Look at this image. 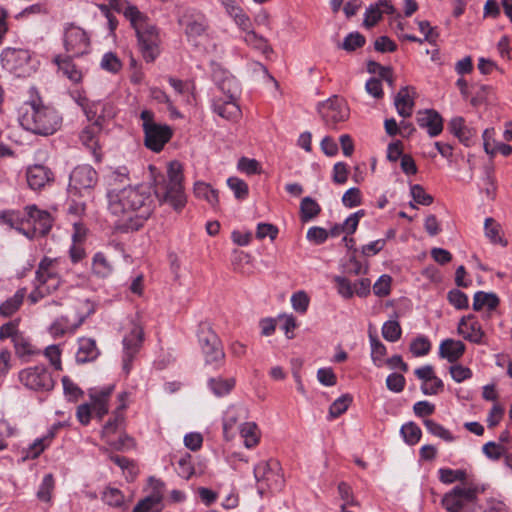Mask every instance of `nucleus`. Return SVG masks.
Wrapping results in <instances>:
<instances>
[{
  "mask_svg": "<svg viewBox=\"0 0 512 512\" xmlns=\"http://www.w3.org/2000/svg\"><path fill=\"white\" fill-rule=\"evenodd\" d=\"M107 198L110 212L118 217L117 227L125 231L141 228L155 209L152 189L147 185L108 189Z\"/></svg>",
  "mask_w": 512,
  "mask_h": 512,
  "instance_id": "1",
  "label": "nucleus"
},
{
  "mask_svg": "<svg viewBox=\"0 0 512 512\" xmlns=\"http://www.w3.org/2000/svg\"><path fill=\"white\" fill-rule=\"evenodd\" d=\"M136 32L140 52L146 62H153L160 54V37L157 27L137 7H129L125 11Z\"/></svg>",
  "mask_w": 512,
  "mask_h": 512,
  "instance_id": "2",
  "label": "nucleus"
},
{
  "mask_svg": "<svg viewBox=\"0 0 512 512\" xmlns=\"http://www.w3.org/2000/svg\"><path fill=\"white\" fill-rule=\"evenodd\" d=\"M182 165L173 161L168 166L167 179L155 184L152 192L160 205H169L176 212H180L187 203V197L183 186Z\"/></svg>",
  "mask_w": 512,
  "mask_h": 512,
  "instance_id": "3",
  "label": "nucleus"
},
{
  "mask_svg": "<svg viewBox=\"0 0 512 512\" xmlns=\"http://www.w3.org/2000/svg\"><path fill=\"white\" fill-rule=\"evenodd\" d=\"M61 120V116L54 108L33 101L26 104L25 111L20 117V124L34 134L47 136L60 128Z\"/></svg>",
  "mask_w": 512,
  "mask_h": 512,
  "instance_id": "4",
  "label": "nucleus"
},
{
  "mask_svg": "<svg viewBox=\"0 0 512 512\" xmlns=\"http://www.w3.org/2000/svg\"><path fill=\"white\" fill-rule=\"evenodd\" d=\"M485 489V485L478 483L456 485L443 496L442 505L447 512H473L479 494Z\"/></svg>",
  "mask_w": 512,
  "mask_h": 512,
  "instance_id": "5",
  "label": "nucleus"
},
{
  "mask_svg": "<svg viewBox=\"0 0 512 512\" xmlns=\"http://www.w3.org/2000/svg\"><path fill=\"white\" fill-rule=\"evenodd\" d=\"M254 478L257 492L263 497L266 491H279L284 486V478L280 463L275 459L260 461L254 466Z\"/></svg>",
  "mask_w": 512,
  "mask_h": 512,
  "instance_id": "6",
  "label": "nucleus"
},
{
  "mask_svg": "<svg viewBox=\"0 0 512 512\" xmlns=\"http://www.w3.org/2000/svg\"><path fill=\"white\" fill-rule=\"evenodd\" d=\"M2 67L17 77H29L37 67L38 61L26 49L5 48L1 53Z\"/></svg>",
  "mask_w": 512,
  "mask_h": 512,
  "instance_id": "7",
  "label": "nucleus"
},
{
  "mask_svg": "<svg viewBox=\"0 0 512 512\" xmlns=\"http://www.w3.org/2000/svg\"><path fill=\"white\" fill-rule=\"evenodd\" d=\"M140 119L142 120L145 146L154 152H160L171 139L172 129L166 124L156 123L154 113L150 110H143L140 113Z\"/></svg>",
  "mask_w": 512,
  "mask_h": 512,
  "instance_id": "8",
  "label": "nucleus"
},
{
  "mask_svg": "<svg viewBox=\"0 0 512 512\" xmlns=\"http://www.w3.org/2000/svg\"><path fill=\"white\" fill-rule=\"evenodd\" d=\"M218 88L224 93V97L213 101L214 112L227 120L236 119L241 113L236 103L240 91L237 80L234 77H226L218 84Z\"/></svg>",
  "mask_w": 512,
  "mask_h": 512,
  "instance_id": "9",
  "label": "nucleus"
},
{
  "mask_svg": "<svg viewBox=\"0 0 512 512\" xmlns=\"http://www.w3.org/2000/svg\"><path fill=\"white\" fill-rule=\"evenodd\" d=\"M198 342L204 354L205 363L219 367L223 364L225 353L221 340L209 322H201L197 331Z\"/></svg>",
  "mask_w": 512,
  "mask_h": 512,
  "instance_id": "10",
  "label": "nucleus"
},
{
  "mask_svg": "<svg viewBox=\"0 0 512 512\" xmlns=\"http://www.w3.org/2000/svg\"><path fill=\"white\" fill-rule=\"evenodd\" d=\"M97 183V171L90 165H79L70 173L68 193L70 196L90 197Z\"/></svg>",
  "mask_w": 512,
  "mask_h": 512,
  "instance_id": "11",
  "label": "nucleus"
},
{
  "mask_svg": "<svg viewBox=\"0 0 512 512\" xmlns=\"http://www.w3.org/2000/svg\"><path fill=\"white\" fill-rule=\"evenodd\" d=\"M25 232L24 236L32 240L38 236L47 235L53 226V217L36 205H28L24 208Z\"/></svg>",
  "mask_w": 512,
  "mask_h": 512,
  "instance_id": "12",
  "label": "nucleus"
},
{
  "mask_svg": "<svg viewBox=\"0 0 512 512\" xmlns=\"http://www.w3.org/2000/svg\"><path fill=\"white\" fill-rule=\"evenodd\" d=\"M18 379L27 389L33 391L47 392L54 387V380L44 365H36L21 370Z\"/></svg>",
  "mask_w": 512,
  "mask_h": 512,
  "instance_id": "13",
  "label": "nucleus"
},
{
  "mask_svg": "<svg viewBox=\"0 0 512 512\" xmlns=\"http://www.w3.org/2000/svg\"><path fill=\"white\" fill-rule=\"evenodd\" d=\"M64 48L71 56L79 57L90 51V37L87 32L74 24L64 28Z\"/></svg>",
  "mask_w": 512,
  "mask_h": 512,
  "instance_id": "14",
  "label": "nucleus"
},
{
  "mask_svg": "<svg viewBox=\"0 0 512 512\" xmlns=\"http://www.w3.org/2000/svg\"><path fill=\"white\" fill-rule=\"evenodd\" d=\"M144 340L143 328L135 323L131 322L130 330L123 338V360L122 366L126 374L131 370L132 361L136 354L139 352Z\"/></svg>",
  "mask_w": 512,
  "mask_h": 512,
  "instance_id": "15",
  "label": "nucleus"
},
{
  "mask_svg": "<svg viewBox=\"0 0 512 512\" xmlns=\"http://www.w3.org/2000/svg\"><path fill=\"white\" fill-rule=\"evenodd\" d=\"M318 111L328 126H333L339 122L345 121L349 116V110L346 104L337 96L320 103Z\"/></svg>",
  "mask_w": 512,
  "mask_h": 512,
  "instance_id": "16",
  "label": "nucleus"
},
{
  "mask_svg": "<svg viewBox=\"0 0 512 512\" xmlns=\"http://www.w3.org/2000/svg\"><path fill=\"white\" fill-rule=\"evenodd\" d=\"M66 270V261L62 258L45 256L41 259L35 272V282L44 285Z\"/></svg>",
  "mask_w": 512,
  "mask_h": 512,
  "instance_id": "17",
  "label": "nucleus"
},
{
  "mask_svg": "<svg viewBox=\"0 0 512 512\" xmlns=\"http://www.w3.org/2000/svg\"><path fill=\"white\" fill-rule=\"evenodd\" d=\"M179 23L185 26V33L188 37H199L207 29V20L205 16L193 9L185 11L179 19Z\"/></svg>",
  "mask_w": 512,
  "mask_h": 512,
  "instance_id": "18",
  "label": "nucleus"
},
{
  "mask_svg": "<svg viewBox=\"0 0 512 512\" xmlns=\"http://www.w3.org/2000/svg\"><path fill=\"white\" fill-rule=\"evenodd\" d=\"M458 333L462 335L466 340L473 343H481L484 336V332L474 315L463 316L458 324Z\"/></svg>",
  "mask_w": 512,
  "mask_h": 512,
  "instance_id": "19",
  "label": "nucleus"
},
{
  "mask_svg": "<svg viewBox=\"0 0 512 512\" xmlns=\"http://www.w3.org/2000/svg\"><path fill=\"white\" fill-rule=\"evenodd\" d=\"M417 123L421 128H426L430 137L438 136L443 130V119L441 115L432 109L419 111Z\"/></svg>",
  "mask_w": 512,
  "mask_h": 512,
  "instance_id": "20",
  "label": "nucleus"
},
{
  "mask_svg": "<svg viewBox=\"0 0 512 512\" xmlns=\"http://www.w3.org/2000/svg\"><path fill=\"white\" fill-rule=\"evenodd\" d=\"M114 116V110L111 104L103 101H91L89 107L86 108V117L93 122V126L100 129L102 122L106 118Z\"/></svg>",
  "mask_w": 512,
  "mask_h": 512,
  "instance_id": "21",
  "label": "nucleus"
},
{
  "mask_svg": "<svg viewBox=\"0 0 512 512\" xmlns=\"http://www.w3.org/2000/svg\"><path fill=\"white\" fill-rule=\"evenodd\" d=\"M26 178L28 186L33 190H38L52 181V172L43 165H34L28 168Z\"/></svg>",
  "mask_w": 512,
  "mask_h": 512,
  "instance_id": "22",
  "label": "nucleus"
},
{
  "mask_svg": "<svg viewBox=\"0 0 512 512\" xmlns=\"http://www.w3.org/2000/svg\"><path fill=\"white\" fill-rule=\"evenodd\" d=\"M414 93V88L410 86L402 87L394 98V105L400 116L403 118L410 117L414 108V97L410 92Z\"/></svg>",
  "mask_w": 512,
  "mask_h": 512,
  "instance_id": "23",
  "label": "nucleus"
},
{
  "mask_svg": "<svg viewBox=\"0 0 512 512\" xmlns=\"http://www.w3.org/2000/svg\"><path fill=\"white\" fill-rule=\"evenodd\" d=\"M465 344L460 340L445 339L439 346V356L450 363L457 362L465 352Z\"/></svg>",
  "mask_w": 512,
  "mask_h": 512,
  "instance_id": "24",
  "label": "nucleus"
},
{
  "mask_svg": "<svg viewBox=\"0 0 512 512\" xmlns=\"http://www.w3.org/2000/svg\"><path fill=\"white\" fill-rule=\"evenodd\" d=\"M99 353L95 340L91 338H80L76 352V362L85 364L94 361L99 356Z\"/></svg>",
  "mask_w": 512,
  "mask_h": 512,
  "instance_id": "25",
  "label": "nucleus"
},
{
  "mask_svg": "<svg viewBox=\"0 0 512 512\" xmlns=\"http://www.w3.org/2000/svg\"><path fill=\"white\" fill-rule=\"evenodd\" d=\"M71 55L68 56H56L54 58L55 64L58 69L74 83H78L82 80V72L79 70L72 61Z\"/></svg>",
  "mask_w": 512,
  "mask_h": 512,
  "instance_id": "26",
  "label": "nucleus"
},
{
  "mask_svg": "<svg viewBox=\"0 0 512 512\" xmlns=\"http://www.w3.org/2000/svg\"><path fill=\"white\" fill-rule=\"evenodd\" d=\"M0 223L6 224L10 228L15 229L24 235L25 232V217L24 212L9 210L0 213Z\"/></svg>",
  "mask_w": 512,
  "mask_h": 512,
  "instance_id": "27",
  "label": "nucleus"
},
{
  "mask_svg": "<svg viewBox=\"0 0 512 512\" xmlns=\"http://www.w3.org/2000/svg\"><path fill=\"white\" fill-rule=\"evenodd\" d=\"M26 295V289L22 288L0 305V316L10 317L21 307Z\"/></svg>",
  "mask_w": 512,
  "mask_h": 512,
  "instance_id": "28",
  "label": "nucleus"
},
{
  "mask_svg": "<svg viewBox=\"0 0 512 512\" xmlns=\"http://www.w3.org/2000/svg\"><path fill=\"white\" fill-rule=\"evenodd\" d=\"M57 426H54L48 433L42 438L36 439L25 451V459H36L50 445L51 440L55 436V430Z\"/></svg>",
  "mask_w": 512,
  "mask_h": 512,
  "instance_id": "29",
  "label": "nucleus"
},
{
  "mask_svg": "<svg viewBox=\"0 0 512 512\" xmlns=\"http://www.w3.org/2000/svg\"><path fill=\"white\" fill-rule=\"evenodd\" d=\"M499 304V298L494 293H487L483 291H478L474 295L473 299V309L475 311L482 310L486 308L488 311H493Z\"/></svg>",
  "mask_w": 512,
  "mask_h": 512,
  "instance_id": "30",
  "label": "nucleus"
},
{
  "mask_svg": "<svg viewBox=\"0 0 512 512\" xmlns=\"http://www.w3.org/2000/svg\"><path fill=\"white\" fill-rule=\"evenodd\" d=\"M161 501L162 494L159 491H155L152 495L140 500L132 512H161Z\"/></svg>",
  "mask_w": 512,
  "mask_h": 512,
  "instance_id": "31",
  "label": "nucleus"
},
{
  "mask_svg": "<svg viewBox=\"0 0 512 512\" xmlns=\"http://www.w3.org/2000/svg\"><path fill=\"white\" fill-rule=\"evenodd\" d=\"M321 212L320 205L313 198L307 196L300 203V219L306 223L316 218Z\"/></svg>",
  "mask_w": 512,
  "mask_h": 512,
  "instance_id": "32",
  "label": "nucleus"
},
{
  "mask_svg": "<svg viewBox=\"0 0 512 512\" xmlns=\"http://www.w3.org/2000/svg\"><path fill=\"white\" fill-rule=\"evenodd\" d=\"M481 180L483 183L482 191L486 194L488 199L494 200L496 197L497 183L494 176L493 165L489 164L483 167V177Z\"/></svg>",
  "mask_w": 512,
  "mask_h": 512,
  "instance_id": "33",
  "label": "nucleus"
},
{
  "mask_svg": "<svg viewBox=\"0 0 512 512\" xmlns=\"http://www.w3.org/2000/svg\"><path fill=\"white\" fill-rule=\"evenodd\" d=\"M196 197L206 200L212 207L219 203L218 191L205 182H196L194 185Z\"/></svg>",
  "mask_w": 512,
  "mask_h": 512,
  "instance_id": "34",
  "label": "nucleus"
},
{
  "mask_svg": "<svg viewBox=\"0 0 512 512\" xmlns=\"http://www.w3.org/2000/svg\"><path fill=\"white\" fill-rule=\"evenodd\" d=\"M439 480L443 484H452L456 481H460L461 485H465V483H474L473 481L467 480V473L462 469H450V468H440L438 470Z\"/></svg>",
  "mask_w": 512,
  "mask_h": 512,
  "instance_id": "35",
  "label": "nucleus"
},
{
  "mask_svg": "<svg viewBox=\"0 0 512 512\" xmlns=\"http://www.w3.org/2000/svg\"><path fill=\"white\" fill-rule=\"evenodd\" d=\"M485 235L493 244L506 246L507 241L501 236V226L491 217L485 219Z\"/></svg>",
  "mask_w": 512,
  "mask_h": 512,
  "instance_id": "36",
  "label": "nucleus"
},
{
  "mask_svg": "<svg viewBox=\"0 0 512 512\" xmlns=\"http://www.w3.org/2000/svg\"><path fill=\"white\" fill-rule=\"evenodd\" d=\"M92 270L96 276L105 278L112 273L113 267L106 256L102 252H98L93 257Z\"/></svg>",
  "mask_w": 512,
  "mask_h": 512,
  "instance_id": "37",
  "label": "nucleus"
},
{
  "mask_svg": "<svg viewBox=\"0 0 512 512\" xmlns=\"http://www.w3.org/2000/svg\"><path fill=\"white\" fill-rule=\"evenodd\" d=\"M74 308L77 318V323L74 324V328L79 327L85 319L95 311L94 303L88 299H78Z\"/></svg>",
  "mask_w": 512,
  "mask_h": 512,
  "instance_id": "38",
  "label": "nucleus"
},
{
  "mask_svg": "<svg viewBox=\"0 0 512 512\" xmlns=\"http://www.w3.org/2000/svg\"><path fill=\"white\" fill-rule=\"evenodd\" d=\"M101 498L110 507L123 508L125 506V497L117 488L107 487L103 491Z\"/></svg>",
  "mask_w": 512,
  "mask_h": 512,
  "instance_id": "39",
  "label": "nucleus"
},
{
  "mask_svg": "<svg viewBox=\"0 0 512 512\" xmlns=\"http://www.w3.org/2000/svg\"><path fill=\"white\" fill-rule=\"evenodd\" d=\"M107 181L109 189L117 188L120 189V185L128 186L129 183V171L126 167H118L112 170L107 175Z\"/></svg>",
  "mask_w": 512,
  "mask_h": 512,
  "instance_id": "40",
  "label": "nucleus"
},
{
  "mask_svg": "<svg viewBox=\"0 0 512 512\" xmlns=\"http://www.w3.org/2000/svg\"><path fill=\"white\" fill-rule=\"evenodd\" d=\"M370 346H371V358L373 363L377 367H381L384 363V357L387 353L385 345L372 334L369 335Z\"/></svg>",
  "mask_w": 512,
  "mask_h": 512,
  "instance_id": "41",
  "label": "nucleus"
},
{
  "mask_svg": "<svg viewBox=\"0 0 512 512\" xmlns=\"http://www.w3.org/2000/svg\"><path fill=\"white\" fill-rule=\"evenodd\" d=\"M209 386L216 396L221 397L228 394L234 388L235 380L234 378H212L209 381Z\"/></svg>",
  "mask_w": 512,
  "mask_h": 512,
  "instance_id": "42",
  "label": "nucleus"
},
{
  "mask_svg": "<svg viewBox=\"0 0 512 512\" xmlns=\"http://www.w3.org/2000/svg\"><path fill=\"white\" fill-rule=\"evenodd\" d=\"M401 435L408 445H415L419 442L422 432L420 427L414 422H408L401 427Z\"/></svg>",
  "mask_w": 512,
  "mask_h": 512,
  "instance_id": "43",
  "label": "nucleus"
},
{
  "mask_svg": "<svg viewBox=\"0 0 512 512\" xmlns=\"http://www.w3.org/2000/svg\"><path fill=\"white\" fill-rule=\"evenodd\" d=\"M240 433L241 436L244 438V445L247 448L254 447L259 441L258 428L255 423L248 422L242 424L240 428Z\"/></svg>",
  "mask_w": 512,
  "mask_h": 512,
  "instance_id": "44",
  "label": "nucleus"
},
{
  "mask_svg": "<svg viewBox=\"0 0 512 512\" xmlns=\"http://www.w3.org/2000/svg\"><path fill=\"white\" fill-rule=\"evenodd\" d=\"M55 482L52 474H46L37 491V498L43 502H50Z\"/></svg>",
  "mask_w": 512,
  "mask_h": 512,
  "instance_id": "45",
  "label": "nucleus"
},
{
  "mask_svg": "<svg viewBox=\"0 0 512 512\" xmlns=\"http://www.w3.org/2000/svg\"><path fill=\"white\" fill-rule=\"evenodd\" d=\"M424 425L426 429L434 436H437L447 442H451L454 440V437L452 436L451 432L444 428L441 424L435 422L431 419H425Z\"/></svg>",
  "mask_w": 512,
  "mask_h": 512,
  "instance_id": "46",
  "label": "nucleus"
},
{
  "mask_svg": "<svg viewBox=\"0 0 512 512\" xmlns=\"http://www.w3.org/2000/svg\"><path fill=\"white\" fill-rule=\"evenodd\" d=\"M402 329L398 321L389 320L383 324L382 336L389 342H396L400 339Z\"/></svg>",
  "mask_w": 512,
  "mask_h": 512,
  "instance_id": "47",
  "label": "nucleus"
},
{
  "mask_svg": "<svg viewBox=\"0 0 512 512\" xmlns=\"http://www.w3.org/2000/svg\"><path fill=\"white\" fill-rule=\"evenodd\" d=\"M352 402V397L349 394L342 395L337 398L329 408V415L331 418H337L347 411Z\"/></svg>",
  "mask_w": 512,
  "mask_h": 512,
  "instance_id": "48",
  "label": "nucleus"
},
{
  "mask_svg": "<svg viewBox=\"0 0 512 512\" xmlns=\"http://www.w3.org/2000/svg\"><path fill=\"white\" fill-rule=\"evenodd\" d=\"M227 185L233 191L236 199L243 200L248 196V185L242 179L230 177L227 179Z\"/></svg>",
  "mask_w": 512,
  "mask_h": 512,
  "instance_id": "49",
  "label": "nucleus"
},
{
  "mask_svg": "<svg viewBox=\"0 0 512 512\" xmlns=\"http://www.w3.org/2000/svg\"><path fill=\"white\" fill-rule=\"evenodd\" d=\"M430 349L431 343L425 336H418L410 344V351L416 357L427 355Z\"/></svg>",
  "mask_w": 512,
  "mask_h": 512,
  "instance_id": "50",
  "label": "nucleus"
},
{
  "mask_svg": "<svg viewBox=\"0 0 512 512\" xmlns=\"http://www.w3.org/2000/svg\"><path fill=\"white\" fill-rule=\"evenodd\" d=\"M410 194L414 202L417 204L429 206L433 203V197L430 194L426 193L424 188L419 184L411 185Z\"/></svg>",
  "mask_w": 512,
  "mask_h": 512,
  "instance_id": "51",
  "label": "nucleus"
},
{
  "mask_svg": "<svg viewBox=\"0 0 512 512\" xmlns=\"http://www.w3.org/2000/svg\"><path fill=\"white\" fill-rule=\"evenodd\" d=\"M244 41L252 46L253 48L262 51L263 53H266L270 50V47L267 43V40L263 38L262 36L257 35L254 31L250 30L247 31L244 36Z\"/></svg>",
  "mask_w": 512,
  "mask_h": 512,
  "instance_id": "52",
  "label": "nucleus"
},
{
  "mask_svg": "<svg viewBox=\"0 0 512 512\" xmlns=\"http://www.w3.org/2000/svg\"><path fill=\"white\" fill-rule=\"evenodd\" d=\"M337 286L338 294L344 299H350L354 295L353 284L343 276H335L333 278Z\"/></svg>",
  "mask_w": 512,
  "mask_h": 512,
  "instance_id": "53",
  "label": "nucleus"
},
{
  "mask_svg": "<svg viewBox=\"0 0 512 512\" xmlns=\"http://www.w3.org/2000/svg\"><path fill=\"white\" fill-rule=\"evenodd\" d=\"M482 452L487 458L498 460L506 453V449L502 444L490 441L483 445Z\"/></svg>",
  "mask_w": 512,
  "mask_h": 512,
  "instance_id": "54",
  "label": "nucleus"
},
{
  "mask_svg": "<svg viewBox=\"0 0 512 512\" xmlns=\"http://www.w3.org/2000/svg\"><path fill=\"white\" fill-rule=\"evenodd\" d=\"M382 14H383V11L379 5V2L370 5L366 9L364 25L367 28L373 27L382 18Z\"/></svg>",
  "mask_w": 512,
  "mask_h": 512,
  "instance_id": "55",
  "label": "nucleus"
},
{
  "mask_svg": "<svg viewBox=\"0 0 512 512\" xmlns=\"http://www.w3.org/2000/svg\"><path fill=\"white\" fill-rule=\"evenodd\" d=\"M448 301L451 305H453L456 309H467L468 308V297L467 295L458 290L452 289L448 292L447 295Z\"/></svg>",
  "mask_w": 512,
  "mask_h": 512,
  "instance_id": "56",
  "label": "nucleus"
},
{
  "mask_svg": "<svg viewBox=\"0 0 512 512\" xmlns=\"http://www.w3.org/2000/svg\"><path fill=\"white\" fill-rule=\"evenodd\" d=\"M365 44V37L359 32L348 34L342 43V48L346 51H354Z\"/></svg>",
  "mask_w": 512,
  "mask_h": 512,
  "instance_id": "57",
  "label": "nucleus"
},
{
  "mask_svg": "<svg viewBox=\"0 0 512 512\" xmlns=\"http://www.w3.org/2000/svg\"><path fill=\"white\" fill-rule=\"evenodd\" d=\"M237 168L239 171L247 175L259 174L261 171L260 164L256 159L241 157L238 161Z\"/></svg>",
  "mask_w": 512,
  "mask_h": 512,
  "instance_id": "58",
  "label": "nucleus"
},
{
  "mask_svg": "<svg viewBox=\"0 0 512 512\" xmlns=\"http://www.w3.org/2000/svg\"><path fill=\"white\" fill-rule=\"evenodd\" d=\"M100 66L108 72L117 73L121 69L122 64L115 54L109 52L103 55Z\"/></svg>",
  "mask_w": 512,
  "mask_h": 512,
  "instance_id": "59",
  "label": "nucleus"
},
{
  "mask_svg": "<svg viewBox=\"0 0 512 512\" xmlns=\"http://www.w3.org/2000/svg\"><path fill=\"white\" fill-rule=\"evenodd\" d=\"M361 192L358 188L348 189L342 196V203L345 207L353 208L361 204Z\"/></svg>",
  "mask_w": 512,
  "mask_h": 512,
  "instance_id": "60",
  "label": "nucleus"
},
{
  "mask_svg": "<svg viewBox=\"0 0 512 512\" xmlns=\"http://www.w3.org/2000/svg\"><path fill=\"white\" fill-rule=\"evenodd\" d=\"M405 383L406 381L404 376L399 373H391L386 378L387 388L394 393L402 392L404 390Z\"/></svg>",
  "mask_w": 512,
  "mask_h": 512,
  "instance_id": "61",
  "label": "nucleus"
},
{
  "mask_svg": "<svg viewBox=\"0 0 512 512\" xmlns=\"http://www.w3.org/2000/svg\"><path fill=\"white\" fill-rule=\"evenodd\" d=\"M291 303L295 311L304 313L307 311L309 298L304 291H298L292 295Z\"/></svg>",
  "mask_w": 512,
  "mask_h": 512,
  "instance_id": "62",
  "label": "nucleus"
},
{
  "mask_svg": "<svg viewBox=\"0 0 512 512\" xmlns=\"http://www.w3.org/2000/svg\"><path fill=\"white\" fill-rule=\"evenodd\" d=\"M449 371L452 379L457 383H460L472 377V371L470 370V368L460 364L450 366Z\"/></svg>",
  "mask_w": 512,
  "mask_h": 512,
  "instance_id": "63",
  "label": "nucleus"
},
{
  "mask_svg": "<svg viewBox=\"0 0 512 512\" xmlns=\"http://www.w3.org/2000/svg\"><path fill=\"white\" fill-rule=\"evenodd\" d=\"M391 277L389 275H382L373 285L375 295L379 297L387 296L390 293Z\"/></svg>",
  "mask_w": 512,
  "mask_h": 512,
  "instance_id": "64",
  "label": "nucleus"
}]
</instances>
